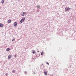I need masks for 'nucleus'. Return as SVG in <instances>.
I'll use <instances>...</instances> for the list:
<instances>
[{"mask_svg": "<svg viewBox=\"0 0 76 76\" xmlns=\"http://www.w3.org/2000/svg\"><path fill=\"white\" fill-rule=\"evenodd\" d=\"M53 75H51L50 76H53Z\"/></svg>", "mask_w": 76, "mask_h": 76, "instance_id": "21", "label": "nucleus"}, {"mask_svg": "<svg viewBox=\"0 0 76 76\" xmlns=\"http://www.w3.org/2000/svg\"><path fill=\"white\" fill-rule=\"evenodd\" d=\"M46 64H48V65H49V63H48V62H47L46 63Z\"/></svg>", "mask_w": 76, "mask_h": 76, "instance_id": "16", "label": "nucleus"}, {"mask_svg": "<svg viewBox=\"0 0 76 76\" xmlns=\"http://www.w3.org/2000/svg\"><path fill=\"white\" fill-rule=\"evenodd\" d=\"M37 7L38 8H39H39H40V6L39 5H38L37 6Z\"/></svg>", "mask_w": 76, "mask_h": 76, "instance_id": "13", "label": "nucleus"}, {"mask_svg": "<svg viewBox=\"0 0 76 76\" xmlns=\"http://www.w3.org/2000/svg\"><path fill=\"white\" fill-rule=\"evenodd\" d=\"M26 14V12H23L22 13L21 15L22 16H25V15Z\"/></svg>", "mask_w": 76, "mask_h": 76, "instance_id": "3", "label": "nucleus"}, {"mask_svg": "<svg viewBox=\"0 0 76 76\" xmlns=\"http://www.w3.org/2000/svg\"><path fill=\"white\" fill-rule=\"evenodd\" d=\"M24 73L25 74H26V71L24 72Z\"/></svg>", "mask_w": 76, "mask_h": 76, "instance_id": "17", "label": "nucleus"}, {"mask_svg": "<svg viewBox=\"0 0 76 76\" xmlns=\"http://www.w3.org/2000/svg\"><path fill=\"white\" fill-rule=\"evenodd\" d=\"M47 71H44V73L45 74V75H47Z\"/></svg>", "mask_w": 76, "mask_h": 76, "instance_id": "5", "label": "nucleus"}, {"mask_svg": "<svg viewBox=\"0 0 76 76\" xmlns=\"http://www.w3.org/2000/svg\"><path fill=\"white\" fill-rule=\"evenodd\" d=\"M5 75H6V76H7V73H6L5 74Z\"/></svg>", "mask_w": 76, "mask_h": 76, "instance_id": "18", "label": "nucleus"}, {"mask_svg": "<svg viewBox=\"0 0 76 76\" xmlns=\"http://www.w3.org/2000/svg\"><path fill=\"white\" fill-rule=\"evenodd\" d=\"M15 58L16 57V55H15Z\"/></svg>", "mask_w": 76, "mask_h": 76, "instance_id": "19", "label": "nucleus"}, {"mask_svg": "<svg viewBox=\"0 0 76 76\" xmlns=\"http://www.w3.org/2000/svg\"><path fill=\"white\" fill-rule=\"evenodd\" d=\"M25 18H23L20 20V24H21L22 22H24V20H25Z\"/></svg>", "mask_w": 76, "mask_h": 76, "instance_id": "1", "label": "nucleus"}, {"mask_svg": "<svg viewBox=\"0 0 76 76\" xmlns=\"http://www.w3.org/2000/svg\"><path fill=\"white\" fill-rule=\"evenodd\" d=\"M43 54H44V52H41V55H42V56Z\"/></svg>", "mask_w": 76, "mask_h": 76, "instance_id": "12", "label": "nucleus"}, {"mask_svg": "<svg viewBox=\"0 0 76 76\" xmlns=\"http://www.w3.org/2000/svg\"><path fill=\"white\" fill-rule=\"evenodd\" d=\"M8 23H11V20H9L8 21Z\"/></svg>", "mask_w": 76, "mask_h": 76, "instance_id": "8", "label": "nucleus"}, {"mask_svg": "<svg viewBox=\"0 0 76 76\" xmlns=\"http://www.w3.org/2000/svg\"><path fill=\"white\" fill-rule=\"evenodd\" d=\"M18 24V23H17V22H15L14 24V25L15 26H17V24Z\"/></svg>", "mask_w": 76, "mask_h": 76, "instance_id": "4", "label": "nucleus"}, {"mask_svg": "<svg viewBox=\"0 0 76 76\" xmlns=\"http://www.w3.org/2000/svg\"><path fill=\"white\" fill-rule=\"evenodd\" d=\"M32 52L33 53V54H35V51L33 50Z\"/></svg>", "mask_w": 76, "mask_h": 76, "instance_id": "10", "label": "nucleus"}, {"mask_svg": "<svg viewBox=\"0 0 76 76\" xmlns=\"http://www.w3.org/2000/svg\"><path fill=\"white\" fill-rule=\"evenodd\" d=\"M10 50V49L9 48H7V51H9Z\"/></svg>", "mask_w": 76, "mask_h": 76, "instance_id": "11", "label": "nucleus"}, {"mask_svg": "<svg viewBox=\"0 0 76 76\" xmlns=\"http://www.w3.org/2000/svg\"><path fill=\"white\" fill-rule=\"evenodd\" d=\"M12 73H14V72H15V70H12Z\"/></svg>", "mask_w": 76, "mask_h": 76, "instance_id": "15", "label": "nucleus"}, {"mask_svg": "<svg viewBox=\"0 0 76 76\" xmlns=\"http://www.w3.org/2000/svg\"><path fill=\"white\" fill-rule=\"evenodd\" d=\"M4 3V0H2L1 1V3L3 4Z\"/></svg>", "mask_w": 76, "mask_h": 76, "instance_id": "9", "label": "nucleus"}, {"mask_svg": "<svg viewBox=\"0 0 76 76\" xmlns=\"http://www.w3.org/2000/svg\"><path fill=\"white\" fill-rule=\"evenodd\" d=\"M15 41V39H12V42H13V41Z\"/></svg>", "mask_w": 76, "mask_h": 76, "instance_id": "14", "label": "nucleus"}, {"mask_svg": "<svg viewBox=\"0 0 76 76\" xmlns=\"http://www.w3.org/2000/svg\"><path fill=\"white\" fill-rule=\"evenodd\" d=\"M8 57L9 59H10V58H12V55H10L8 56Z\"/></svg>", "mask_w": 76, "mask_h": 76, "instance_id": "6", "label": "nucleus"}, {"mask_svg": "<svg viewBox=\"0 0 76 76\" xmlns=\"http://www.w3.org/2000/svg\"><path fill=\"white\" fill-rule=\"evenodd\" d=\"M70 10V9L69 8H65V10H66V11H69V10Z\"/></svg>", "mask_w": 76, "mask_h": 76, "instance_id": "2", "label": "nucleus"}, {"mask_svg": "<svg viewBox=\"0 0 76 76\" xmlns=\"http://www.w3.org/2000/svg\"><path fill=\"white\" fill-rule=\"evenodd\" d=\"M42 65H43V64H41V66H42Z\"/></svg>", "mask_w": 76, "mask_h": 76, "instance_id": "20", "label": "nucleus"}, {"mask_svg": "<svg viewBox=\"0 0 76 76\" xmlns=\"http://www.w3.org/2000/svg\"><path fill=\"white\" fill-rule=\"evenodd\" d=\"M38 52H39V51H38Z\"/></svg>", "mask_w": 76, "mask_h": 76, "instance_id": "22", "label": "nucleus"}, {"mask_svg": "<svg viewBox=\"0 0 76 76\" xmlns=\"http://www.w3.org/2000/svg\"><path fill=\"white\" fill-rule=\"evenodd\" d=\"M3 27V25L2 23H0V27Z\"/></svg>", "mask_w": 76, "mask_h": 76, "instance_id": "7", "label": "nucleus"}]
</instances>
